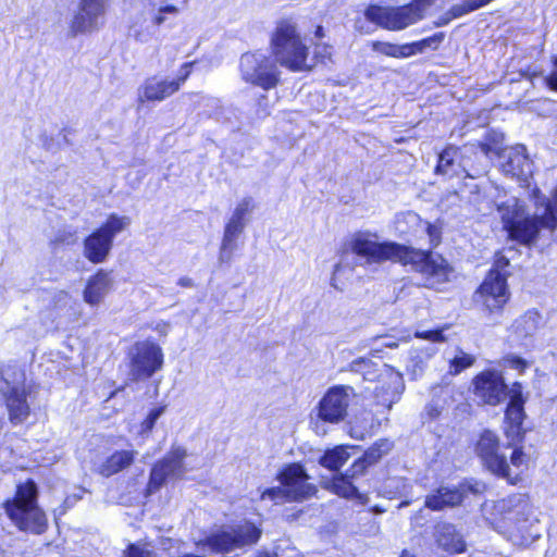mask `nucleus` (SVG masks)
Masks as SVG:
<instances>
[{
	"label": "nucleus",
	"mask_w": 557,
	"mask_h": 557,
	"mask_svg": "<svg viewBox=\"0 0 557 557\" xmlns=\"http://www.w3.org/2000/svg\"><path fill=\"white\" fill-rule=\"evenodd\" d=\"M252 209H253L252 199L244 198L237 203L230 220L246 225L247 218L250 214V212L252 211Z\"/></svg>",
	"instance_id": "58836bf2"
},
{
	"label": "nucleus",
	"mask_w": 557,
	"mask_h": 557,
	"mask_svg": "<svg viewBox=\"0 0 557 557\" xmlns=\"http://www.w3.org/2000/svg\"><path fill=\"white\" fill-rule=\"evenodd\" d=\"M315 37L322 38L324 36V30L322 26H318L314 32Z\"/></svg>",
	"instance_id": "5fc2aeb1"
},
{
	"label": "nucleus",
	"mask_w": 557,
	"mask_h": 557,
	"mask_svg": "<svg viewBox=\"0 0 557 557\" xmlns=\"http://www.w3.org/2000/svg\"><path fill=\"white\" fill-rule=\"evenodd\" d=\"M380 425L371 411H362L356 416L350 425V435L357 440H364L370 436Z\"/></svg>",
	"instance_id": "c756f323"
},
{
	"label": "nucleus",
	"mask_w": 557,
	"mask_h": 557,
	"mask_svg": "<svg viewBox=\"0 0 557 557\" xmlns=\"http://www.w3.org/2000/svg\"><path fill=\"white\" fill-rule=\"evenodd\" d=\"M414 336L417 338L426 339L432 343H441V342H445V339H446L445 336L443 335V330L416 332Z\"/></svg>",
	"instance_id": "a18cd8bd"
},
{
	"label": "nucleus",
	"mask_w": 557,
	"mask_h": 557,
	"mask_svg": "<svg viewBox=\"0 0 557 557\" xmlns=\"http://www.w3.org/2000/svg\"><path fill=\"white\" fill-rule=\"evenodd\" d=\"M430 236L433 237V232L435 231L431 225L428 227Z\"/></svg>",
	"instance_id": "052dcab7"
},
{
	"label": "nucleus",
	"mask_w": 557,
	"mask_h": 557,
	"mask_svg": "<svg viewBox=\"0 0 557 557\" xmlns=\"http://www.w3.org/2000/svg\"><path fill=\"white\" fill-rule=\"evenodd\" d=\"M509 267V259L503 253L498 252L495 255L494 263L487 275H495L504 277L507 281Z\"/></svg>",
	"instance_id": "a19ab883"
},
{
	"label": "nucleus",
	"mask_w": 557,
	"mask_h": 557,
	"mask_svg": "<svg viewBox=\"0 0 557 557\" xmlns=\"http://www.w3.org/2000/svg\"><path fill=\"white\" fill-rule=\"evenodd\" d=\"M350 370L361 373L364 381L375 383L371 391L379 406L389 410L405 389L403 375L392 367L382 363H373L371 360L360 358L350 363Z\"/></svg>",
	"instance_id": "39448f33"
},
{
	"label": "nucleus",
	"mask_w": 557,
	"mask_h": 557,
	"mask_svg": "<svg viewBox=\"0 0 557 557\" xmlns=\"http://www.w3.org/2000/svg\"><path fill=\"white\" fill-rule=\"evenodd\" d=\"M408 504H409L408 502H403V503L399 505V507H400V508H401V507H405V506H407Z\"/></svg>",
	"instance_id": "0e129e2a"
},
{
	"label": "nucleus",
	"mask_w": 557,
	"mask_h": 557,
	"mask_svg": "<svg viewBox=\"0 0 557 557\" xmlns=\"http://www.w3.org/2000/svg\"><path fill=\"white\" fill-rule=\"evenodd\" d=\"M364 17L376 26L387 30H403L423 18L419 2L400 7H381L371 4L364 10Z\"/></svg>",
	"instance_id": "f8f14e48"
},
{
	"label": "nucleus",
	"mask_w": 557,
	"mask_h": 557,
	"mask_svg": "<svg viewBox=\"0 0 557 557\" xmlns=\"http://www.w3.org/2000/svg\"><path fill=\"white\" fill-rule=\"evenodd\" d=\"M136 455L135 450H117L99 466L98 471L101 475L109 478L131 466Z\"/></svg>",
	"instance_id": "bb28decb"
},
{
	"label": "nucleus",
	"mask_w": 557,
	"mask_h": 557,
	"mask_svg": "<svg viewBox=\"0 0 557 557\" xmlns=\"http://www.w3.org/2000/svg\"><path fill=\"white\" fill-rule=\"evenodd\" d=\"M370 46L374 52L384 54L386 57H392L396 59H406L407 55V47L404 45H396L386 41H371Z\"/></svg>",
	"instance_id": "f704fd0d"
},
{
	"label": "nucleus",
	"mask_w": 557,
	"mask_h": 557,
	"mask_svg": "<svg viewBox=\"0 0 557 557\" xmlns=\"http://www.w3.org/2000/svg\"><path fill=\"white\" fill-rule=\"evenodd\" d=\"M129 376L133 381L150 377L162 367L161 348L151 342H138L129 350Z\"/></svg>",
	"instance_id": "2eb2a0df"
},
{
	"label": "nucleus",
	"mask_w": 557,
	"mask_h": 557,
	"mask_svg": "<svg viewBox=\"0 0 557 557\" xmlns=\"http://www.w3.org/2000/svg\"><path fill=\"white\" fill-rule=\"evenodd\" d=\"M270 45L272 54L281 66L292 72L311 70L309 46L293 20L284 18L277 22Z\"/></svg>",
	"instance_id": "20e7f679"
},
{
	"label": "nucleus",
	"mask_w": 557,
	"mask_h": 557,
	"mask_svg": "<svg viewBox=\"0 0 557 557\" xmlns=\"http://www.w3.org/2000/svg\"><path fill=\"white\" fill-rule=\"evenodd\" d=\"M509 298L507 281L495 275H486L474 294V301L491 314L502 312Z\"/></svg>",
	"instance_id": "f3484780"
},
{
	"label": "nucleus",
	"mask_w": 557,
	"mask_h": 557,
	"mask_svg": "<svg viewBox=\"0 0 557 557\" xmlns=\"http://www.w3.org/2000/svg\"><path fill=\"white\" fill-rule=\"evenodd\" d=\"M502 172L511 178H516L521 186L530 187L533 174V163L523 145H516L505 150L500 161Z\"/></svg>",
	"instance_id": "6ab92c4d"
},
{
	"label": "nucleus",
	"mask_w": 557,
	"mask_h": 557,
	"mask_svg": "<svg viewBox=\"0 0 557 557\" xmlns=\"http://www.w3.org/2000/svg\"><path fill=\"white\" fill-rule=\"evenodd\" d=\"M180 89L178 82L166 79H158L157 77L148 78L139 90V99L141 101H162Z\"/></svg>",
	"instance_id": "393cba45"
},
{
	"label": "nucleus",
	"mask_w": 557,
	"mask_h": 557,
	"mask_svg": "<svg viewBox=\"0 0 557 557\" xmlns=\"http://www.w3.org/2000/svg\"><path fill=\"white\" fill-rule=\"evenodd\" d=\"M523 405L521 385L515 384L509 392V403L504 421V433L508 440V447L512 448L509 461L494 432L484 431L476 444V453L484 467L511 484H516L520 480L529 465L528 456L521 447H517L523 441L525 433L522 425L525 418Z\"/></svg>",
	"instance_id": "f257e3e1"
},
{
	"label": "nucleus",
	"mask_w": 557,
	"mask_h": 557,
	"mask_svg": "<svg viewBox=\"0 0 557 557\" xmlns=\"http://www.w3.org/2000/svg\"><path fill=\"white\" fill-rule=\"evenodd\" d=\"M208 101H210V102H212V103H218V102H219V100H218V99H214V98H210V99H208Z\"/></svg>",
	"instance_id": "680f3d73"
},
{
	"label": "nucleus",
	"mask_w": 557,
	"mask_h": 557,
	"mask_svg": "<svg viewBox=\"0 0 557 557\" xmlns=\"http://www.w3.org/2000/svg\"><path fill=\"white\" fill-rule=\"evenodd\" d=\"M113 280L110 272L100 270L90 276L83 292V299L89 306H98L110 293Z\"/></svg>",
	"instance_id": "b1692460"
},
{
	"label": "nucleus",
	"mask_w": 557,
	"mask_h": 557,
	"mask_svg": "<svg viewBox=\"0 0 557 557\" xmlns=\"http://www.w3.org/2000/svg\"><path fill=\"white\" fill-rule=\"evenodd\" d=\"M260 535V528L245 521L237 525H222L212 529L201 537H195L194 544L198 550L225 555L246 545L257 543Z\"/></svg>",
	"instance_id": "6e6552de"
},
{
	"label": "nucleus",
	"mask_w": 557,
	"mask_h": 557,
	"mask_svg": "<svg viewBox=\"0 0 557 557\" xmlns=\"http://www.w3.org/2000/svg\"><path fill=\"white\" fill-rule=\"evenodd\" d=\"M187 453L182 447H173L168 455L157 462L150 473L148 492L158 491L166 480H176L184 475L186 466L184 463Z\"/></svg>",
	"instance_id": "dca6fc26"
},
{
	"label": "nucleus",
	"mask_w": 557,
	"mask_h": 557,
	"mask_svg": "<svg viewBox=\"0 0 557 557\" xmlns=\"http://www.w3.org/2000/svg\"><path fill=\"white\" fill-rule=\"evenodd\" d=\"M444 38L445 34L440 32L419 41L406 44L408 58L416 54L424 53L425 51L436 50L440 47V45L444 41Z\"/></svg>",
	"instance_id": "2f4dec72"
},
{
	"label": "nucleus",
	"mask_w": 557,
	"mask_h": 557,
	"mask_svg": "<svg viewBox=\"0 0 557 557\" xmlns=\"http://www.w3.org/2000/svg\"><path fill=\"white\" fill-rule=\"evenodd\" d=\"M474 361V356L459 349L457 354L451 359H449L448 373L451 375H457L463 370L470 368Z\"/></svg>",
	"instance_id": "c9c22d12"
},
{
	"label": "nucleus",
	"mask_w": 557,
	"mask_h": 557,
	"mask_svg": "<svg viewBox=\"0 0 557 557\" xmlns=\"http://www.w3.org/2000/svg\"><path fill=\"white\" fill-rule=\"evenodd\" d=\"M371 465L372 463H368V460H366V457L363 456L362 458H359L352 463L351 468L347 471V473L350 478L360 475L366 471L367 467Z\"/></svg>",
	"instance_id": "49530a36"
},
{
	"label": "nucleus",
	"mask_w": 557,
	"mask_h": 557,
	"mask_svg": "<svg viewBox=\"0 0 557 557\" xmlns=\"http://www.w3.org/2000/svg\"><path fill=\"white\" fill-rule=\"evenodd\" d=\"M487 522L500 534L515 540L524 539L531 527V506L523 495H511L496 502H486L482 507Z\"/></svg>",
	"instance_id": "7ed1b4c3"
},
{
	"label": "nucleus",
	"mask_w": 557,
	"mask_h": 557,
	"mask_svg": "<svg viewBox=\"0 0 557 557\" xmlns=\"http://www.w3.org/2000/svg\"><path fill=\"white\" fill-rule=\"evenodd\" d=\"M347 249L369 263L394 261L405 265L411 264L414 271L422 274L424 285L431 288L448 281L451 274V268L442 256L414 250L392 242H380L375 233L352 234L347 242Z\"/></svg>",
	"instance_id": "f03ea898"
},
{
	"label": "nucleus",
	"mask_w": 557,
	"mask_h": 557,
	"mask_svg": "<svg viewBox=\"0 0 557 557\" xmlns=\"http://www.w3.org/2000/svg\"><path fill=\"white\" fill-rule=\"evenodd\" d=\"M479 147L486 157L497 156L500 159H503L505 150L508 149L505 147L504 134L494 129L485 134L483 140L479 143Z\"/></svg>",
	"instance_id": "7c9ffc66"
},
{
	"label": "nucleus",
	"mask_w": 557,
	"mask_h": 557,
	"mask_svg": "<svg viewBox=\"0 0 557 557\" xmlns=\"http://www.w3.org/2000/svg\"><path fill=\"white\" fill-rule=\"evenodd\" d=\"M165 406H159L150 410L147 418L139 425L138 434L144 436L148 434L154 426L157 420L164 413Z\"/></svg>",
	"instance_id": "ea45409f"
},
{
	"label": "nucleus",
	"mask_w": 557,
	"mask_h": 557,
	"mask_svg": "<svg viewBox=\"0 0 557 557\" xmlns=\"http://www.w3.org/2000/svg\"><path fill=\"white\" fill-rule=\"evenodd\" d=\"M483 485L475 483L474 485H462L459 487H440L434 494H431L425 499V506L432 510H442L446 507H454L459 505L463 497L466 490L473 493H480Z\"/></svg>",
	"instance_id": "412c9836"
},
{
	"label": "nucleus",
	"mask_w": 557,
	"mask_h": 557,
	"mask_svg": "<svg viewBox=\"0 0 557 557\" xmlns=\"http://www.w3.org/2000/svg\"><path fill=\"white\" fill-rule=\"evenodd\" d=\"M400 557H414V556L411 555L410 553H408L407 550H405V552H403Z\"/></svg>",
	"instance_id": "bf43d9fd"
},
{
	"label": "nucleus",
	"mask_w": 557,
	"mask_h": 557,
	"mask_svg": "<svg viewBox=\"0 0 557 557\" xmlns=\"http://www.w3.org/2000/svg\"><path fill=\"white\" fill-rule=\"evenodd\" d=\"M418 368H419V372L423 371V366H418Z\"/></svg>",
	"instance_id": "69168bd1"
},
{
	"label": "nucleus",
	"mask_w": 557,
	"mask_h": 557,
	"mask_svg": "<svg viewBox=\"0 0 557 557\" xmlns=\"http://www.w3.org/2000/svg\"><path fill=\"white\" fill-rule=\"evenodd\" d=\"M354 397V388L348 385H335L330 387L322 396L313 412L323 422L336 424L346 416Z\"/></svg>",
	"instance_id": "ddd939ff"
},
{
	"label": "nucleus",
	"mask_w": 557,
	"mask_h": 557,
	"mask_svg": "<svg viewBox=\"0 0 557 557\" xmlns=\"http://www.w3.org/2000/svg\"><path fill=\"white\" fill-rule=\"evenodd\" d=\"M177 284L182 287H193L194 286L193 280L187 276L181 277L178 280Z\"/></svg>",
	"instance_id": "603ef678"
},
{
	"label": "nucleus",
	"mask_w": 557,
	"mask_h": 557,
	"mask_svg": "<svg viewBox=\"0 0 557 557\" xmlns=\"http://www.w3.org/2000/svg\"><path fill=\"white\" fill-rule=\"evenodd\" d=\"M530 198L536 209V216L540 219L542 228L554 232L557 228V185L552 199L543 195L536 186L532 188Z\"/></svg>",
	"instance_id": "4be33fe9"
},
{
	"label": "nucleus",
	"mask_w": 557,
	"mask_h": 557,
	"mask_svg": "<svg viewBox=\"0 0 557 557\" xmlns=\"http://www.w3.org/2000/svg\"><path fill=\"white\" fill-rule=\"evenodd\" d=\"M2 377L7 384L3 395L10 420L13 423H21L29 416V405L27 403V389L24 383V373H16L12 382L9 381L8 371L2 372Z\"/></svg>",
	"instance_id": "a211bd4d"
},
{
	"label": "nucleus",
	"mask_w": 557,
	"mask_h": 557,
	"mask_svg": "<svg viewBox=\"0 0 557 557\" xmlns=\"http://www.w3.org/2000/svg\"><path fill=\"white\" fill-rule=\"evenodd\" d=\"M282 487H271L264 490L261 500L270 499L274 503L284 499L300 500L314 494L315 487L309 482V475L299 463H290L284 467L277 474Z\"/></svg>",
	"instance_id": "1a4fd4ad"
},
{
	"label": "nucleus",
	"mask_w": 557,
	"mask_h": 557,
	"mask_svg": "<svg viewBox=\"0 0 557 557\" xmlns=\"http://www.w3.org/2000/svg\"><path fill=\"white\" fill-rule=\"evenodd\" d=\"M110 0H78L77 10L70 23L73 36L99 30L106 21Z\"/></svg>",
	"instance_id": "4468645a"
},
{
	"label": "nucleus",
	"mask_w": 557,
	"mask_h": 557,
	"mask_svg": "<svg viewBox=\"0 0 557 557\" xmlns=\"http://www.w3.org/2000/svg\"><path fill=\"white\" fill-rule=\"evenodd\" d=\"M341 265L339 264H336L335 268H334V274L339 270Z\"/></svg>",
	"instance_id": "e2e57ef3"
},
{
	"label": "nucleus",
	"mask_w": 557,
	"mask_h": 557,
	"mask_svg": "<svg viewBox=\"0 0 557 557\" xmlns=\"http://www.w3.org/2000/svg\"><path fill=\"white\" fill-rule=\"evenodd\" d=\"M124 557H157V555L152 550L146 548L145 545L132 544L125 552Z\"/></svg>",
	"instance_id": "c03bdc74"
},
{
	"label": "nucleus",
	"mask_w": 557,
	"mask_h": 557,
	"mask_svg": "<svg viewBox=\"0 0 557 557\" xmlns=\"http://www.w3.org/2000/svg\"><path fill=\"white\" fill-rule=\"evenodd\" d=\"M193 65L194 62L184 63L178 71L177 77L172 79V82H178L181 86L190 75Z\"/></svg>",
	"instance_id": "8fccbe9b"
},
{
	"label": "nucleus",
	"mask_w": 557,
	"mask_h": 557,
	"mask_svg": "<svg viewBox=\"0 0 557 557\" xmlns=\"http://www.w3.org/2000/svg\"><path fill=\"white\" fill-rule=\"evenodd\" d=\"M544 83L549 89L557 91V57L553 59V70L544 77Z\"/></svg>",
	"instance_id": "09e8293b"
},
{
	"label": "nucleus",
	"mask_w": 557,
	"mask_h": 557,
	"mask_svg": "<svg viewBox=\"0 0 557 557\" xmlns=\"http://www.w3.org/2000/svg\"><path fill=\"white\" fill-rule=\"evenodd\" d=\"M315 57L324 62L325 60H330L332 55V47L326 44H318L314 49Z\"/></svg>",
	"instance_id": "de8ad7c7"
},
{
	"label": "nucleus",
	"mask_w": 557,
	"mask_h": 557,
	"mask_svg": "<svg viewBox=\"0 0 557 557\" xmlns=\"http://www.w3.org/2000/svg\"><path fill=\"white\" fill-rule=\"evenodd\" d=\"M505 361L508 367L519 371H523V369L527 367V362L522 358L517 356H509L506 358Z\"/></svg>",
	"instance_id": "3c124183"
},
{
	"label": "nucleus",
	"mask_w": 557,
	"mask_h": 557,
	"mask_svg": "<svg viewBox=\"0 0 557 557\" xmlns=\"http://www.w3.org/2000/svg\"><path fill=\"white\" fill-rule=\"evenodd\" d=\"M435 541L440 548L450 555L466 550L465 540L450 523H441L436 527Z\"/></svg>",
	"instance_id": "a878e982"
},
{
	"label": "nucleus",
	"mask_w": 557,
	"mask_h": 557,
	"mask_svg": "<svg viewBox=\"0 0 557 557\" xmlns=\"http://www.w3.org/2000/svg\"><path fill=\"white\" fill-rule=\"evenodd\" d=\"M459 149L448 147L443 150L438 156L436 173L448 177L457 176L461 171H465V165L456 162Z\"/></svg>",
	"instance_id": "c85d7f7f"
},
{
	"label": "nucleus",
	"mask_w": 557,
	"mask_h": 557,
	"mask_svg": "<svg viewBox=\"0 0 557 557\" xmlns=\"http://www.w3.org/2000/svg\"><path fill=\"white\" fill-rule=\"evenodd\" d=\"M543 325L542 314L536 310H528L513 321L510 332L517 341L528 345Z\"/></svg>",
	"instance_id": "5701e85b"
},
{
	"label": "nucleus",
	"mask_w": 557,
	"mask_h": 557,
	"mask_svg": "<svg viewBox=\"0 0 557 557\" xmlns=\"http://www.w3.org/2000/svg\"><path fill=\"white\" fill-rule=\"evenodd\" d=\"M37 494L35 482L28 480L17 485L14 498L8 499L3 508L9 519L21 531L41 534L47 528V517L37 505Z\"/></svg>",
	"instance_id": "0eeeda50"
},
{
	"label": "nucleus",
	"mask_w": 557,
	"mask_h": 557,
	"mask_svg": "<svg viewBox=\"0 0 557 557\" xmlns=\"http://www.w3.org/2000/svg\"><path fill=\"white\" fill-rule=\"evenodd\" d=\"M178 9L175 5L168 4L161 7L157 13V15L152 20V24L156 26L162 25L166 21V15H177Z\"/></svg>",
	"instance_id": "79ce46f5"
},
{
	"label": "nucleus",
	"mask_w": 557,
	"mask_h": 557,
	"mask_svg": "<svg viewBox=\"0 0 557 557\" xmlns=\"http://www.w3.org/2000/svg\"><path fill=\"white\" fill-rule=\"evenodd\" d=\"M334 492L345 498H356L362 500V495L358 492L357 487L351 483L348 473L336 475L333 480Z\"/></svg>",
	"instance_id": "72a5a7b5"
},
{
	"label": "nucleus",
	"mask_w": 557,
	"mask_h": 557,
	"mask_svg": "<svg viewBox=\"0 0 557 557\" xmlns=\"http://www.w3.org/2000/svg\"><path fill=\"white\" fill-rule=\"evenodd\" d=\"M129 225V216L110 214L106 222L84 240V256L92 263L103 262L113 247L114 237Z\"/></svg>",
	"instance_id": "9d476101"
},
{
	"label": "nucleus",
	"mask_w": 557,
	"mask_h": 557,
	"mask_svg": "<svg viewBox=\"0 0 557 557\" xmlns=\"http://www.w3.org/2000/svg\"><path fill=\"white\" fill-rule=\"evenodd\" d=\"M348 449L345 446H337L327 450L320 459L321 465L331 470L339 469L350 457Z\"/></svg>",
	"instance_id": "473e14b6"
},
{
	"label": "nucleus",
	"mask_w": 557,
	"mask_h": 557,
	"mask_svg": "<svg viewBox=\"0 0 557 557\" xmlns=\"http://www.w3.org/2000/svg\"><path fill=\"white\" fill-rule=\"evenodd\" d=\"M435 354V349L433 347L429 348L428 349V357L430 358L431 356H433Z\"/></svg>",
	"instance_id": "13d9d810"
},
{
	"label": "nucleus",
	"mask_w": 557,
	"mask_h": 557,
	"mask_svg": "<svg viewBox=\"0 0 557 557\" xmlns=\"http://www.w3.org/2000/svg\"><path fill=\"white\" fill-rule=\"evenodd\" d=\"M495 207L510 239L524 246H531L537 240L542 226L535 208L533 215H529L523 201L513 196L496 200Z\"/></svg>",
	"instance_id": "423d86ee"
},
{
	"label": "nucleus",
	"mask_w": 557,
	"mask_h": 557,
	"mask_svg": "<svg viewBox=\"0 0 557 557\" xmlns=\"http://www.w3.org/2000/svg\"><path fill=\"white\" fill-rule=\"evenodd\" d=\"M382 345H383V346H385V347H391V348H393V347H396V346H397V345H396V343H394L393 341H391V339H388V338H384V341H383V344H382Z\"/></svg>",
	"instance_id": "864d4df0"
},
{
	"label": "nucleus",
	"mask_w": 557,
	"mask_h": 557,
	"mask_svg": "<svg viewBox=\"0 0 557 557\" xmlns=\"http://www.w3.org/2000/svg\"><path fill=\"white\" fill-rule=\"evenodd\" d=\"M473 148H474V145H466V146L463 147L465 152L472 151V149H473Z\"/></svg>",
	"instance_id": "4d7b16f0"
},
{
	"label": "nucleus",
	"mask_w": 557,
	"mask_h": 557,
	"mask_svg": "<svg viewBox=\"0 0 557 557\" xmlns=\"http://www.w3.org/2000/svg\"><path fill=\"white\" fill-rule=\"evenodd\" d=\"M132 36L140 42H147L153 35L149 26L144 24H135L132 26Z\"/></svg>",
	"instance_id": "37998d69"
},
{
	"label": "nucleus",
	"mask_w": 557,
	"mask_h": 557,
	"mask_svg": "<svg viewBox=\"0 0 557 557\" xmlns=\"http://www.w3.org/2000/svg\"><path fill=\"white\" fill-rule=\"evenodd\" d=\"M393 448V443L388 440H380L375 442L366 453L364 457L368 463H375L384 455H386Z\"/></svg>",
	"instance_id": "e433bc0d"
},
{
	"label": "nucleus",
	"mask_w": 557,
	"mask_h": 557,
	"mask_svg": "<svg viewBox=\"0 0 557 557\" xmlns=\"http://www.w3.org/2000/svg\"><path fill=\"white\" fill-rule=\"evenodd\" d=\"M245 225L228 220L225 225L224 235L220 249V261L228 262L232 259L233 252L236 249V239L244 231Z\"/></svg>",
	"instance_id": "cd10ccee"
},
{
	"label": "nucleus",
	"mask_w": 557,
	"mask_h": 557,
	"mask_svg": "<svg viewBox=\"0 0 557 557\" xmlns=\"http://www.w3.org/2000/svg\"><path fill=\"white\" fill-rule=\"evenodd\" d=\"M492 1L493 0H465L462 3L453 5L450 13L454 17H461L487 5Z\"/></svg>",
	"instance_id": "4c0bfd02"
},
{
	"label": "nucleus",
	"mask_w": 557,
	"mask_h": 557,
	"mask_svg": "<svg viewBox=\"0 0 557 557\" xmlns=\"http://www.w3.org/2000/svg\"><path fill=\"white\" fill-rule=\"evenodd\" d=\"M361 21L358 20L356 21V24H355V27L359 30V32H363V33H369V30H364L363 27L360 25Z\"/></svg>",
	"instance_id": "6e6d98bb"
},
{
	"label": "nucleus",
	"mask_w": 557,
	"mask_h": 557,
	"mask_svg": "<svg viewBox=\"0 0 557 557\" xmlns=\"http://www.w3.org/2000/svg\"><path fill=\"white\" fill-rule=\"evenodd\" d=\"M240 74L245 82L261 87L264 90L276 87L281 72L275 58L262 53H245L240 58Z\"/></svg>",
	"instance_id": "9b49d317"
},
{
	"label": "nucleus",
	"mask_w": 557,
	"mask_h": 557,
	"mask_svg": "<svg viewBox=\"0 0 557 557\" xmlns=\"http://www.w3.org/2000/svg\"><path fill=\"white\" fill-rule=\"evenodd\" d=\"M473 392L483 404L496 406L506 397V384L500 373L487 370L473 379Z\"/></svg>",
	"instance_id": "aec40b11"
}]
</instances>
